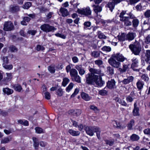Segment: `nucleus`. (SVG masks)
<instances>
[{"label":"nucleus","mask_w":150,"mask_h":150,"mask_svg":"<svg viewBox=\"0 0 150 150\" xmlns=\"http://www.w3.org/2000/svg\"><path fill=\"white\" fill-rule=\"evenodd\" d=\"M102 50L103 51L109 52L111 51V48L109 46H104L102 48Z\"/></svg>","instance_id":"49"},{"label":"nucleus","mask_w":150,"mask_h":150,"mask_svg":"<svg viewBox=\"0 0 150 150\" xmlns=\"http://www.w3.org/2000/svg\"><path fill=\"white\" fill-rule=\"evenodd\" d=\"M128 68V65L127 64H123V68H119V71L121 73L125 72Z\"/></svg>","instance_id":"36"},{"label":"nucleus","mask_w":150,"mask_h":150,"mask_svg":"<svg viewBox=\"0 0 150 150\" xmlns=\"http://www.w3.org/2000/svg\"><path fill=\"white\" fill-rule=\"evenodd\" d=\"M13 88L15 90L18 92H20L22 90L21 86L18 84H16L13 86Z\"/></svg>","instance_id":"39"},{"label":"nucleus","mask_w":150,"mask_h":150,"mask_svg":"<svg viewBox=\"0 0 150 150\" xmlns=\"http://www.w3.org/2000/svg\"><path fill=\"white\" fill-rule=\"evenodd\" d=\"M114 58L116 59L117 61L119 62H123L126 59L122 54L120 53L114 54L112 55Z\"/></svg>","instance_id":"9"},{"label":"nucleus","mask_w":150,"mask_h":150,"mask_svg":"<svg viewBox=\"0 0 150 150\" xmlns=\"http://www.w3.org/2000/svg\"><path fill=\"white\" fill-rule=\"evenodd\" d=\"M85 130L86 134L91 136H93L94 132H96L98 139H100V130L99 128L95 126H87L85 127Z\"/></svg>","instance_id":"1"},{"label":"nucleus","mask_w":150,"mask_h":150,"mask_svg":"<svg viewBox=\"0 0 150 150\" xmlns=\"http://www.w3.org/2000/svg\"><path fill=\"white\" fill-rule=\"evenodd\" d=\"M75 68L78 71L79 74L81 76L84 75L85 73V71L82 68V66L81 65H76Z\"/></svg>","instance_id":"16"},{"label":"nucleus","mask_w":150,"mask_h":150,"mask_svg":"<svg viewBox=\"0 0 150 150\" xmlns=\"http://www.w3.org/2000/svg\"><path fill=\"white\" fill-rule=\"evenodd\" d=\"M77 12L80 14L86 16L90 15L91 13V11L89 7L81 9H78Z\"/></svg>","instance_id":"6"},{"label":"nucleus","mask_w":150,"mask_h":150,"mask_svg":"<svg viewBox=\"0 0 150 150\" xmlns=\"http://www.w3.org/2000/svg\"><path fill=\"white\" fill-rule=\"evenodd\" d=\"M81 95L82 99L86 101H88L90 100L91 98L87 94L84 92L81 93Z\"/></svg>","instance_id":"22"},{"label":"nucleus","mask_w":150,"mask_h":150,"mask_svg":"<svg viewBox=\"0 0 150 150\" xmlns=\"http://www.w3.org/2000/svg\"><path fill=\"white\" fill-rule=\"evenodd\" d=\"M143 132L145 134L150 135V128L145 129Z\"/></svg>","instance_id":"64"},{"label":"nucleus","mask_w":150,"mask_h":150,"mask_svg":"<svg viewBox=\"0 0 150 150\" xmlns=\"http://www.w3.org/2000/svg\"><path fill=\"white\" fill-rule=\"evenodd\" d=\"M74 114L76 116H78L80 115L81 113V110L80 109L74 110Z\"/></svg>","instance_id":"52"},{"label":"nucleus","mask_w":150,"mask_h":150,"mask_svg":"<svg viewBox=\"0 0 150 150\" xmlns=\"http://www.w3.org/2000/svg\"><path fill=\"white\" fill-rule=\"evenodd\" d=\"M139 108L137 107V102L134 103V109L132 111L133 115L134 116H138L139 115Z\"/></svg>","instance_id":"12"},{"label":"nucleus","mask_w":150,"mask_h":150,"mask_svg":"<svg viewBox=\"0 0 150 150\" xmlns=\"http://www.w3.org/2000/svg\"><path fill=\"white\" fill-rule=\"evenodd\" d=\"M126 13V11H122V12L120 13L119 16V17L120 18V20H121L123 18H125L126 16H124V15H125Z\"/></svg>","instance_id":"55"},{"label":"nucleus","mask_w":150,"mask_h":150,"mask_svg":"<svg viewBox=\"0 0 150 150\" xmlns=\"http://www.w3.org/2000/svg\"><path fill=\"white\" fill-rule=\"evenodd\" d=\"M115 1H113V0H112L111 2L108 3L107 5L108 7L110 8L111 12L114 9L115 4H116Z\"/></svg>","instance_id":"23"},{"label":"nucleus","mask_w":150,"mask_h":150,"mask_svg":"<svg viewBox=\"0 0 150 150\" xmlns=\"http://www.w3.org/2000/svg\"><path fill=\"white\" fill-rule=\"evenodd\" d=\"M44 94L46 99L49 100L50 98V95L49 92H46L44 93Z\"/></svg>","instance_id":"62"},{"label":"nucleus","mask_w":150,"mask_h":150,"mask_svg":"<svg viewBox=\"0 0 150 150\" xmlns=\"http://www.w3.org/2000/svg\"><path fill=\"white\" fill-rule=\"evenodd\" d=\"M71 79L73 81H75L78 83H80L81 82V78L78 74L71 77Z\"/></svg>","instance_id":"34"},{"label":"nucleus","mask_w":150,"mask_h":150,"mask_svg":"<svg viewBox=\"0 0 150 150\" xmlns=\"http://www.w3.org/2000/svg\"><path fill=\"white\" fill-rule=\"evenodd\" d=\"M135 93L134 91H132L130 95L127 96L126 98V100L127 102L131 103L133 100L134 99L136 98H135Z\"/></svg>","instance_id":"13"},{"label":"nucleus","mask_w":150,"mask_h":150,"mask_svg":"<svg viewBox=\"0 0 150 150\" xmlns=\"http://www.w3.org/2000/svg\"><path fill=\"white\" fill-rule=\"evenodd\" d=\"M45 49V48L43 46L40 45H38L36 48V50L38 51H42L44 50Z\"/></svg>","instance_id":"57"},{"label":"nucleus","mask_w":150,"mask_h":150,"mask_svg":"<svg viewBox=\"0 0 150 150\" xmlns=\"http://www.w3.org/2000/svg\"><path fill=\"white\" fill-rule=\"evenodd\" d=\"M32 139L33 142V146L35 149H38L40 144V143L38 142V139L35 137H33Z\"/></svg>","instance_id":"20"},{"label":"nucleus","mask_w":150,"mask_h":150,"mask_svg":"<svg viewBox=\"0 0 150 150\" xmlns=\"http://www.w3.org/2000/svg\"><path fill=\"white\" fill-rule=\"evenodd\" d=\"M13 23L11 21H6L4 24V30L6 31H11L14 29Z\"/></svg>","instance_id":"7"},{"label":"nucleus","mask_w":150,"mask_h":150,"mask_svg":"<svg viewBox=\"0 0 150 150\" xmlns=\"http://www.w3.org/2000/svg\"><path fill=\"white\" fill-rule=\"evenodd\" d=\"M136 36V33H134L129 32L126 35L127 40L131 41L134 39Z\"/></svg>","instance_id":"14"},{"label":"nucleus","mask_w":150,"mask_h":150,"mask_svg":"<svg viewBox=\"0 0 150 150\" xmlns=\"http://www.w3.org/2000/svg\"><path fill=\"white\" fill-rule=\"evenodd\" d=\"M145 2L144 1L141 2L136 6V9L138 11H140L142 10V8L145 6Z\"/></svg>","instance_id":"27"},{"label":"nucleus","mask_w":150,"mask_h":150,"mask_svg":"<svg viewBox=\"0 0 150 150\" xmlns=\"http://www.w3.org/2000/svg\"><path fill=\"white\" fill-rule=\"evenodd\" d=\"M40 28L42 30L46 33L50 32H53L54 30H56V28L54 26H51L47 24H45L41 25L40 27Z\"/></svg>","instance_id":"4"},{"label":"nucleus","mask_w":150,"mask_h":150,"mask_svg":"<svg viewBox=\"0 0 150 150\" xmlns=\"http://www.w3.org/2000/svg\"><path fill=\"white\" fill-rule=\"evenodd\" d=\"M2 59L3 61V62L2 64L5 65L7 64L8 63V60L7 57H3L2 58Z\"/></svg>","instance_id":"46"},{"label":"nucleus","mask_w":150,"mask_h":150,"mask_svg":"<svg viewBox=\"0 0 150 150\" xmlns=\"http://www.w3.org/2000/svg\"><path fill=\"white\" fill-rule=\"evenodd\" d=\"M132 63L131 67L132 68L137 67L138 66L139 60L137 58L133 57L131 60Z\"/></svg>","instance_id":"18"},{"label":"nucleus","mask_w":150,"mask_h":150,"mask_svg":"<svg viewBox=\"0 0 150 150\" xmlns=\"http://www.w3.org/2000/svg\"><path fill=\"white\" fill-rule=\"evenodd\" d=\"M141 78L143 80L146 82H147L149 80L148 75L145 74H142L141 76Z\"/></svg>","instance_id":"43"},{"label":"nucleus","mask_w":150,"mask_h":150,"mask_svg":"<svg viewBox=\"0 0 150 150\" xmlns=\"http://www.w3.org/2000/svg\"><path fill=\"white\" fill-rule=\"evenodd\" d=\"M120 21L124 22V25L125 26H129L132 25V22L129 21L128 17L123 18Z\"/></svg>","instance_id":"15"},{"label":"nucleus","mask_w":150,"mask_h":150,"mask_svg":"<svg viewBox=\"0 0 150 150\" xmlns=\"http://www.w3.org/2000/svg\"><path fill=\"white\" fill-rule=\"evenodd\" d=\"M56 67V65L54 64H52L48 67V69L50 73L53 74L55 72Z\"/></svg>","instance_id":"29"},{"label":"nucleus","mask_w":150,"mask_h":150,"mask_svg":"<svg viewBox=\"0 0 150 150\" xmlns=\"http://www.w3.org/2000/svg\"><path fill=\"white\" fill-rule=\"evenodd\" d=\"M3 91L5 94L8 95L11 94L13 92V91L12 89L8 87L3 88Z\"/></svg>","instance_id":"24"},{"label":"nucleus","mask_w":150,"mask_h":150,"mask_svg":"<svg viewBox=\"0 0 150 150\" xmlns=\"http://www.w3.org/2000/svg\"><path fill=\"white\" fill-rule=\"evenodd\" d=\"M107 71L110 74L112 75L114 74V69L110 66L108 67L107 68Z\"/></svg>","instance_id":"45"},{"label":"nucleus","mask_w":150,"mask_h":150,"mask_svg":"<svg viewBox=\"0 0 150 150\" xmlns=\"http://www.w3.org/2000/svg\"><path fill=\"white\" fill-rule=\"evenodd\" d=\"M145 60L146 63L150 64V50H148L146 51L145 56Z\"/></svg>","instance_id":"19"},{"label":"nucleus","mask_w":150,"mask_h":150,"mask_svg":"<svg viewBox=\"0 0 150 150\" xmlns=\"http://www.w3.org/2000/svg\"><path fill=\"white\" fill-rule=\"evenodd\" d=\"M84 29L86 30L88 29H90L89 28L91 25V23L90 22L86 21L84 23Z\"/></svg>","instance_id":"38"},{"label":"nucleus","mask_w":150,"mask_h":150,"mask_svg":"<svg viewBox=\"0 0 150 150\" xmlns=\"http://www.w3.org/2000/svg\"><path fill=\"white\" fill-rule=\"evenodd\" d=\"M70 75L71 78L78 74L77 71L74 69H72L71 70L70 72Z\"/></svg>","instance_id":"37"},{"label":"nucleus","mask_w":150,"mask_h":150,"mask_svg":"<svg viewBox=\"0 0 150 150\" xmlns=\"http://www.w3.org/2000/svg\"><path fill=\"white\" fill-rule=\"evenodd\" d=\"M139 137L135 134H133L130 137V139L132 141H137L139 139Z\"/></svg>","instance_id":"32"},{"label":"nucleus","mask_w":150,"mask_h":150,"mask_svg":"<svg viewBox=\"0 0 150 150\" xmlns=\"http://www.w3.org/2000/svg\"><path fill=\"white\" fill-rule=\"evenodd\" d=\"M134 79V77L132 76H130L128 77L127 79H124L122 81V82L124 84H127L133 81Z\"/></svg>","instance_id":"17"},{"label":"nucleus","mask_w":150,"mask_h":150,"mask_svg":"<svg viewBox=\"0 0 150 150\" xmlns=\"http://www.w3.org/2000/svg\"><path fill=\"white\" fill-rule=\"evenodd\" d=\"M92 7H93V11L97 16L98 15V13L101 12L102 10V7L98 5L93 4Z\"/></svg>","instance_id":"10"},{"label":"nucleus","mask_w":150,"mask_h":150,"mask_svg":"<svg viewBox=\"0 0 150 150\" xmlns=\"http://www.w3.org/2000/svg\"><path fill=\"white\" fill-rule=\"evenodd\" d=\"M117 37L119 40L121 42L127 40L126 34L124 33H122L120 35H118Z\"/></svg>","instance_id":"26"},{"label":"nucleus","mask_w":150,"mask_h":150,"mask_svg":"<svg viewBox=\"0 0 150 150\" xmlns=\"http://www.w3.org/2000/svg\"><path fill=\"white\" fill-rule=\"evenodd\" d=\"M7 76L4 78V80L6 81H10L12 78V74L11 73H6Z\"/></svg>","instance_id":"40"},{"label":"nucleus","mask_w":150,"mask_h":150,"mask_svg":"<svg viewBox=\"0 0 150 150\" xmlns=\"http://www.w3.org/2000/svg\"><path fill=\"white\" fill-rule=\"evenodd\" d=\"M60 11L61 14H62L63 16H66V9L65 8L63 7H61L60 10Z\"/></svg>","instance_id":"51"},{"label":"nucleus","mask_w":150,"mask_h":150,"mask_svg":"<svg viewBox=\"0 0 150 150\" xmlns=\"http://www.w3.org/2000/svg\"><path fill=\"white\" fill-rule=\"evenodd\" d=\"M132 23L133 27L135 28L138 25L139 23V21L138 19L136 18L133 19Z\"/></svg>","instance_id":"35"},{"label":"nucleus","mask_w":150,"mask_h":150,"mask_svg":"<svg viewBox=\"0 0 150 150\" xmlns=\"http://www.w3.org/2000/svg\"><path fill=\"white\" fill-rule=\"evenodd\" d=\"M11 140L8 137H6L2 139L1 141L2 144H6L9 142Z\"/></svg>","instance_id":"48"},{"label":"nucleus","mask_w":150,"mask_h":150,"mask_svg":"<svg viewBox=\"0 0 150 150\" xmlns=\"http://www.w3.org/2000/svg\"><path fill=\"white\" fill-rule=\"evenodd\" d=\"M31 3L30 2H27L25 3L23 6V8L24 9H28L31 6Z\"/></svg>","instance_id":"44"},{"label":"nucleus","mask_w":150,"mask_h":150,"mask_svg":"<svg viewBox=\"0 0 150 150\" xmlns=\"http://www.w3.org/2000/svg\"><path fill=\"white\" fill-rule=\"evenodd\" d=\"M35 129L36 132L37 133L41 134L44 133L43 129L40 127H36L35 128Z\"/></svg>","instance_id":"47"},{"label":"nucleus","mask_w":150,"mask_h":150,"mask_svg":"<svg viewBox=\"0 0 150 150\" xmlns=\"http://www.w3.org/2000/svg\"><path fill=\"white\" fill-rule=\"evenodd\" d=\"M57 93L58 96H61L63 93V91L62 89L59 88L57 90Z\"/></svg>","instance_id":"63"},{"label":"nucleus","mask_w":150,"mask_h":150,"mask_svg":"<svg viewBox=\"0 0 150 150\" xmlns=\"http://www.w3.org/2000/svg\"><path fill=\"white\" fill-rule=\"evenodd\" d=\"M9 50L11 52H15L17 51V49L13 45H11L10 46Z\"/></svg>","instance_id":"59"},{"label":"nucleus","mask_w":150,"mask_h":150,"mask_svg":"<svg viewBox=\"0 0 150 150\" xmlns=\"http://www.w3.org/2000/svg\"><path fill=\"white\" fill-rule=\"evenodd\" d=\"M97 35L98 37L100 39H105L107 38V36H106L103 33H102L101 31H98L97 33Z\"/></svg>","instance_id":"30"},{"label":"nucleus","mask_w":150,"mask_h":150,"mask_svg":"<svg viewBox=\"0 0 150 150\" xmlns=\"http://www.w3.org/2000/svg\"><path fill=\"white\" fill-rule=\"evenodd\" d=\"M144 85V82L140 80H139L136 83L137 87L140 91L143 88Z\"/></svg>","instance_id":"21"},{"label":"nucleus","mask_w":150,"mask_h":150,"mask_svg":"<svg viewBox=\"0 0 150 150\" xmlns=\"http://www.w3.org/2000/svg\"><path fill=\"white\" fill-rule=\"evenodd\" d=\"M36 33H37L36 30H29L27 32V33H28L29 34H31L33 35H35Z\"/></svg>","instance_id":"61"},{"label":"nucleus","mask_w":150,"mask_h":150,"mask_svg":"<svg viewBox=\"0 0 150 150\" xmlns=\"http://www.w3.org/2000/svg\"><path fill=\"white\" fill-rule=\"evenodd\" d=\"M74 86V84L73 83L71 82L69 84L68 87L66 88V91L69 92L73 88Z\"/></svg>","instance_id":"50"},{"label":"nucleus","mask_w":150,"mask_h":150,"mask_svg":"<svg viewBox=\"0 0 150 150\" xmlns=\"http://www.w3.org/2000/svg\"><path fill=\"white\" fill-rule=\"evenodd\" d=\"M3 67L5 69L10 70L13 68V66L12 65H7V64H2Z\"/></svg>","instance_id":"53"},{"label":"nucleus","mask_w":150,"mask_h":150,"mask_svg":"<svg viewBox=\"0 0 150 150\" xmlns=\"http://www.w3.org/2000/svg\"><path fill=\"white\" fill-rule=\"evenodd\" d=\"M115 81L114 80L112 79L109 81L107 83V86L109 89H112L116 88L115 85Z\"/></svg>","instance_id":"11"},{"label":"nucleus","mask_w":150,"mask_h":150,"mask_svg":"<svg viewBox=\"0 0 150 150\" xmlns=\"http://www.w3.org/2000/svg\"><path fill=\"white\" fill-rule=\"evenodd\" d=\"M89 71L91 72V73H92L94 74H96L100 75L99 76H102L103 75V74L101 73V71L99 70H98L95 69L91 68L89 69Z\"/></svg>","instance_id":"25"},{"label":"nucleus","mask_w":150,"mask_h":150,"mask_svg":"<svg viewBox=\"0 0 150 150\" xmlns=\"http://www.w3.org/2000/svg\"><path fill=\"white\" fill-rule=\"evenodd\" d=\"M126 14L128 15V16L127 17H129V18L133 19L136 18L135 16L131 12H129L128 13H127Z\"/></svg>","instance_id":"54"},{"label":"nucleus","mask_w":150,"mask_h":150,"mask_svg":"<svg viewBox=\"0 0 150 150\" xmlns=\"http://www.w3.org/2000/svg\"><path fill=\"white\" fill-rule=\"evenodd\" d=\"M68 132L71 135L74 136H77L79 135L80 133L79 131H76L71 129H70L68 131Z\"/></svg>","instance_id":"28"},{"label":"nucleus","mask_w":150,"mask_h":150,"mask_svg":"<svg viewBox=\"0 0 150 150\" xmlns=\"http://www.w3.org/2000/svg\"><path fill=\"white\" fill-rule=\"evenodd\" d=\"M144 16L146 18L150 17V10H146L144 13Z\"/></svg>","instance_id":"56"},{"label":"nucleus","mask_w":150,"mask_h":150,"mask_svg":"<svg viewBox=\"0 0 150 150\" xmlns=\"http://www.w3.org/2000/svg\"><path fill=\"white\" fill-rule=\"evenodd\" d=\"M134 121L133 119L131 120L128 124L127 128L128 129L130 130L132 129V127L134 125Z\"/></svg>","instance_id":"42"},{"label":"nucleus","mask_w":150,"mask_h":150,"mask_svg":"<svg viewBox=\"0 0 150 150\" xmlns=\"http://www.w3.org/2000/svg\"><path fill=\"white\" fill-rule=\"evenodd\" d=\"M97 75L89 73L86 75V82L88 84H93Z\"/></svg>","instance_id":"3"},{"label":"nucleus","mask_w":150,"mask_h":150,"mask_svg":"<svg viewBox=\"0 0 150 150\" xmlns=\"http://www.w3.org/2000/svg\"><path fill=\"white\" fill-rule=\"evenodd\" d=\"M144 42L147 44L150 43V35H149L146 37L144 40Z\"/></svg>","instance_id":"58"},{"label":"nucleus","mask_w":150,"mask_h":150,"mask_svg":"<svg viewBox=\"0 0 150 150\" xmlns=\"http://www.w3.org/2000/svg\"><path fill=\"white\" fill-rule=\"evenodd\" d=\"M79 89L78 88H76L75 89L74 91L73 94L71 96V97L73 98L76 95L79 93Z\"/></svg>","instance_id":"60"},{"label":"nucleus","mask_w":150,"mask_h":150,"mask_svg":"<svg viewBox=\"0 0 150 150\" xmlns=\"http://www.w3.org/2000/svg\"><path fill=\"white\" fill-rule=\"evenodd\" d=\"M108 62L110 64L112 67L116 68H119L121 64L119 61H116L115 59L112 56L110 59H108Z\"/></svg>","instance_id":"5"},{"label":"nucleus","mask_w":150,"mask_h":150,"mask_svg":"<svg viewBox=\"0 0 150 150\" xmlns=\"http://www.w3.org/2000/svg\"><path fill=\"white\" fill-rule=\"evenodd\" d=\"M100 55V52L97 51H94L92 52L91 53V56L95 58L98 57Z\"/></svg>","instance_id":"31"},{"label":"nucleus","mask_w":150,"mask_h":150,"mask_svg":"<svg viewBox=\"0 0 150 150\" xmlns=\"http://www.w3.org/2000/svg\"><path fill=\"white\" fill-rule=\"evenodd\" d=\"M108 93L107 88L105 87L103 89L100 90L98 94L100 95L104 96L107 95Z\"/></svg>","instance_id":"33"},{"label":"nucleus","mask_w":150,"mask_h":150,"mask_svg":"<svg viewBox=\"0 0 150 150\" xmlns=\"http://www.w3.org/2000/svg\"><path fill=\"white\" fill-rule=\"evenodd\" d=\"M129 47L135 55H139L141 49L139 42H136L133 44H131L129 45Z\"/></svg>","instance_id":"2"},{"label":"nucleus","mask_w":150,"mask_h":150,"mask_svg":"<svg viewBox=\"0 0 150 150\" xmlns=\"http://www.w3.org/2000/svg\"><path fill=\"white\" fill-rule=\"evenodd\" d=\"M10 10L12 12H15L19 11V8L18 6H12L11 7Z\"/></svg>","instance_id":"41"},{"label":"nucleus","mask_w":150,"mask_h":150,"mask_svg":"<svg viewBox=\"0 0 150 150\" xmlns=\"http://www.w3.org/2000/svg\"><path fill=\"white\" fill-rule=\"evenodd\" d=\"M98 86L101 87L105 83L104 81L102 80V78L100 76L96 75L94 83Z\"/></svg>","instance_id":"8"}]
</instances>
